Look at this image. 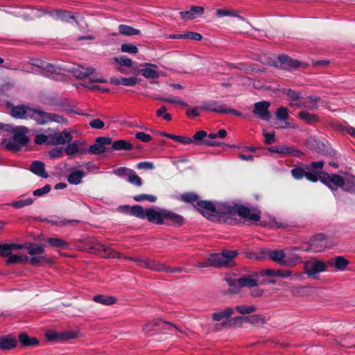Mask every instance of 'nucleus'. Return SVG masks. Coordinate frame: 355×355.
Returning a JSON list of instances; mask_svg holds the SVG:
<instances>
[{
    "label": "nucleus",
    "instance_id": "1",
    "mask_svg": "<svg viewBox=\"0 0 355 355\" xmlns=\"http://www.w3.org/2000/svg\"><path fill=\"white\" fill-rule=\"evenodd\" d=\"M220 210L221 216L225 218L226 223L230 225L238 223V220L235 218L236 214L244 219L249 218L254 222H257L261 218L260 211L251 214L250 209L243 205L235 204L232 206L224 205Z\"/></svg>",
    "mask_w": 355,
    "mask_h": 355
},
{
    "label": "nucleus",
    "instance_id": "2",
    "mask_svg": "<svg viewBox=\"0 0 355 355\" xmlns=\"http://www.w3.org/2000/svg\"><path fill=\"white\" fill-rule=\"evenodd\" d=\"M5 130L12 134L11 139L5 141V148L8 150L17 153L21 150L22 147L28 145L30 141L29 137L26 135L29 129L26 126H12L6 124L4 125Z\"/></svg>",
    "mask_w": 355,
    "mask_h": 355
},
{
    "label": "nucleus",
    "instance_id": "3",
    "mask_svg": "<svg viewBox=\"0 0 355 355\" xmlns=\"http://www.w3.org/2000/svg\"><path fill=\"white\" fill-rule=\"evenodd\" d=\"M236 250H224L220 253H211L204 261L198 263L199 268H227L231 266L233 259L238 255Z\"/></svg>",
    "mask_w": 355,
    "mask_h": 355
},
{
    "label": "nucleus",
    "instance_id": "4",
    "mask_svg": "<svg viewBox=\"0 0 355 355\" xmlns=\"http://www.w3.org/2000/svg\"><path fill=\"white\" fill-rule=\"evenodd\" d=\"M29 119L35 121L38 125H45L50 122L65 124L68 123L67 119L61 115L33 108L29 111Z\"/></svg>",
    "mask_w": 355,
    "mask_h": 355
},
{
    "label": "nucleus",
    "instance_id": "5",
    "mask_svg": "<svg viewBox=\"0 0 355 355\" xmlns=\"http://www.w3.org/2000/svg\"><path fill=\"white\" fill-rule=\"evenodd\" d=\"M274 65L283 70L291 71L297 69L300 67H306L307 64L295 60L286 54H280L276 60L274 61Z\"/></svg>",
    "mask_w": 355,
    "mask_h": 355
},
{
    "label": "nucleus",
    "instance_id": "6",
    "mask_svg": "<svg viewBox=\"0 0 355 355\" xmlns=\"http://www.w3.org/2000/svg\"><path fill=\"white\" fill-rule=\"evenodd\" d=\"M200 110H207L210 112L230 114L235 116H241V113L234 109L228 107L226 105L222 104L216 101H209L204 102L201 106L199 107Z\"/></svg>",
    "mask_w": 355,
    "mask_h": 355
},
{
    "label": "nucleus",
    "instance_id": "7",
    "mask_svg": "<svg viewBox=\"0 0 355 355\" xmlns=\"http://www.w3.org/2000/svg\"><path fill=\"white\" fill-rule=\"evenodd\" d=\"M324 165V161L313 162L310 164H305L306 180L311 182H317L318 180L321 182L322 173H325V171H322Z\"/></svg>",
    "mask_w": 355,
    "mask_h": 355
},
{
    "label": "nucleus",
    "instance_id": "8",
    "mask_svg": "<svg viewBox=\"0 0 355 355\" xmlns=\"http://www.w3.org/2000/svg\"><path fill=\"white\" fill-rule=\"evenodd\" d=\"M163 214L164 209L156 210L153 208H148L144 209L141 207V214L139 218L147 219L151 223L161 225L164 224Z\"/></svg>",
    "mask_w": 355,
    "mask_h": 355
},
{
    "label": "nucleus",
    "instance_id": "9",
    "mask_svg": "<svg viewBox=\"0 0 355 355\" xmlns=\"http://www.w3.org/2000/svg\"><path fill=\"white\" fill-rule=\"evenodd\" d=\"M327 263L320 260L306 261L304 264V271L309 277H315L319 272L327 270Z\"/></svg>",
    "mask_w": 355,
    "mask_h": 355
},
{
    "label": "nucleus",
    "instance_id": "10",
    "mask_svg": "<svg viewBox=\"0 0 355 355\" xmlns=\"http://www.w3.org/2000/svg\"><path fill=\"white\" fill-rule=\"evenodd\" d=\"M321 182L327 186L331 191H334L343 183V177L336 173L329 174L327 172L322 173Z\"/></svg>",
    "mask_w": 355,
    "mask_h": 355
},
{
    "label": "nucleus",
    "instance_id": "11",
    "mask_svg": "<svg viewBox=\"0 0 355 355\" xmlns=\"http://www.w3.org/2000/svg\"><path fill=\"white\" fill-rule=\"evenodd\" d=\"M164 224L173 227H180L184 223V218L171 210L164 209Z\"/></svg>",
    "mask_w": 355,
    "mask_h": 355
},
{
    "label": "nucleus",
    "instance_id": "12",
    "mask_svg": "<svg viewBox=\"0 0 355 355\" xmlns=\"http://www.w3.org/2000/svg\"><path fill=\"white\" fill-rule=\"evenodd\" d=\"M270 103L268 101H263L255 103L252 113L254 115L259 116L261 119L268 121L271 115L268 110Z\"/></svg>",
    "mask_w": 355,
    "mask_h": 355
},
{
    "label": "nucleus",
    "instance_id": "13",
    "mask_svg": "<svg viewBox=\"0 0 355 355\" xmlns=\"http://www.w3.org/2000/svg\"><path fill=\"white\" fill-rule=\"evenodd\" d=\"M111 144V137H98L96 139L94 144L89 147V153L91 155L103 153L106 150L105 146Z\"/></svg>",
    "mask_w": 355,
    "mask_h": 355
},
{
    "label": "nucleus",
    "instance_id": "14",
    "mask_svg": "<svg viewBox=\"0 0 355 355\" xmlns=\"http://www.w3.org/2000/svg\"><path fill=\"white\" fill-rule=\"evenodd\" d=\"M207 133L205 130H199L196 132L193 136V143L196 145L205 144L208 146H219L222 144L216 141H211L206 139Z\"/></svg>",
    "mask_w": 355,
    "mask_h": 355
},
{
    "label": "nucleus",
    "instance_id": "15",
    "mask_svg": "<svg viewBox=\"0 0 355 355\" xmlns=\"http://www.w3.org/2000/svg\"><path fill=\"white\" fill-rule=\"evenodd\" d=\"M93 248L98 251V252H103L102 257L104 258H116L121 259L122 255L121 253L115 251L112 248L107 246L106 245L97 242L94 244Z\"/></svg>",
    "mask_w": 355,
    "mask_h": 355
},
{
    "label": "nucleus",
    "instance_id": "16",
    "mask_svg": "<svg viewBox=\"0 0 355 355\" xmlns=\"http://www.w3.org/2000/svg\"><path fill=\"white\" fill-rule=\"evenodd\" d=\"M307 146L322 155H331V151L327 148V145L315 138H310L307 141Z\"/></svg>",
    "mask_w": 355,
    "mask_h": 355
},
{
    "label": "nucleus",
    "instance_id": "17",
    "mask_svg": "<svg viewBox=\"0 0 355 355\" xmlns=\"http://www.w3.org/2000/svg\"><path fill=\"white\" fill-rule=\"evenodd\" d=\"M203 12V7L193 6L189 10L181 11L180 14L182 19L186 20H191L202 15Z\"/></svg>",
    "mask_w": 355,
    "mask_h": 355
},
{
    "label": "nucleus",
    "instance_id": "18",
    "mask_svg": "<svg viewBox=\"0 0 355 355\" xmlns=\"http://www.w3.org/2000/svg\"><path fill=\"white\" fill-rule=\"evenodd\" d=\"M258 273H254L253 275H245L238 278V282L240 284V286H241L242 288H252L258 286Z\"/></svg>",
    "mask_w": 355,
    "mask_h": 355
},
{
    "label": "nucleus",
    "instance_id": "19",
    "mask_svg": "<svg viewBox=\"0 0 355 355\" xmlns=\"http://www.w3.org/2000/svg\"><path fill=\"white\" fill-rule=\"evenodd\" d=\"M32 108L25 106L24 105L13 107L11 109V115L17 119H29V111Z\"/></svg>",
    "mask_w": 355,
    "mask_h": 355
},
{
    "label": "nucleus",
    "instance_id": "20",
    "mask_svg": "<svg viewBox=\"0 0 355 355\" xmlns=\"http://www.w3.org/2000/svg\"><path fill=\"white\" fill-rule=\"evenodd\" d=\"M349 261L343 256H336L327 261L329 266H335L338 270L344 271Z\"/></svg>",
    "mask_w": 355,
    "mask_h": 355
},
{
    "label": "nucleus",
    "instance_id": "21",
    "mask_svg": "<svg viewBox=\"0 0 355 355\" xmlns=\"http://www.w3.org/2000/svg\"><path fill=\"white\" fill-rule=\"evenodd\" d=\"M30 171L43 178H47L49 177L48 173L45 171V165L41 161H33L31 164Z\"/></svg>",
    "mask_w": 355,
    "mask_h": 355
},
{
    "label": "nucleus",
    "instance_id": "22",
    "mask_svg": "<svg viewBox=\"0 0 355 355\" xmlns=\"http://www.w3.org/2000/svg\"><path fill=\"white\" fill-rule=\"evenodd\" d=\"M95 69L92 67H84L78 66L71 70L73 76L78 79H83L94 73Z\"/></svg>",
    "mask_w": 355,
    "mask_h": 355
},
{
    "label": "nucleus",
    "instance_id": "23",
    "mask_svg": "<svg viewBox=\"0 0 355 355\" xmlns=\"http://www.w3.org/2000/svg\"><path fill=\"white\" fill-rule=\"evenodd\" d=\"M61 69L62 68L59 66L45 62L40 74L49 78H53V75L59 74Z\"/></svg>",
    "mask_w": 355,
    "mask_h": 355
},
{
    "label": "nucleus",
    "instance_id": "24",
    "mask_svg": "<svg viewBox=\"0 0 355 355\" xmlns=\"http://www.w3.org/2000/svg\"><path fill=\"white\" fill-rule=\"evenodd\" d=\"M17 345V340L10 335L1 336L0 350H10L15 348Z\"/></svg>",
    "mask_w": 355,
    "mask_h": 355
},
{
    "label": "nucleus",
    "instance_id": "25",
    "mask_svg": "<svg viewBox=\"0 0 355 355\" xmlns=\"http://www.w3.org/2000/svg\"><path fill=\"white\" fill-rule=\"evenodd\" d=\"M110 83L114 85H125L132 87L136 85L137 78L135 77L123 78V77H112L110 80Z\"/></svg>",
    "mask_w": 355,
    "mask_h": 355
},
{
    "label": "nucleus",
    "instance_id": "26",
    "mask_svg": "<svg viewBox=\"0 0 355 355\" xmlns=\"http://www.w3.org/2000/svg\"><path fill=\"white\" fill-rule=\"evenodd\" d=\"M119 211L139 218L141 214V206L138 205L134 206L121 205L119 207Z\"/></svg>",
    "mask_w": 355,
    "mask_h": 355
},
{
    "label": "nucleus",
    "instance_id": "27",
    "mask_svg": "<svg viewBox=\"0 0 355 355\" xmlns=\"http://www.w3.org/2000/svg\"><path fill=\"white\" fill-rule=\"evenodd\" d=\"M225 280L227 283L230 288L226 291L224 292V294L235 295V294H238L240 292L241 288L242 287H241V286H240V284L238 282H239L238 279H234L232 277H225Z\"/></svg>",
    "mask_w": 355,
    "mask_h": 355
},
{
    "label": "nucleus",
    "instance_id": "28",
    "mask_svg": "<svg viewBox=\"0 0 355 355\" xmlns=\"http://www.w3.org/2000/svg\"><path fill=\"white\" fill-rule=\"evenodd\" d=\"M340 188L347 193L355 195V175L343 178V183Z\"/></svg>",
    "mask_w": 355,
    "mask_h": 355
},
{
    "label": "nucleus",
    "instance_id": "29",
    "mask_svg": "<svg viewBox=\"0 0 355 355\" xmlns=\"http://www.w3.org/2000/svg\"><path fill=\"white\" fill-rule=\"evenodd\" d=\"M19 342L24 347L37 346L39 341L36 338L30 337L26 333H20L18 336Z\"/></svg>",
    "mask_w": 355,
    "mask_h": 355
},
{
    "label": "nucleus",
    "instance_id": "30",
    "mask_svg": "<svg viewBox=\"0 0 355 355\" xmlns=\"http://www.w3.org/2000/svg\"><path fill=\"white\" fill-rule=\"evenodd\" d=\"M260 275L262 277L269 276L274 277L278 276L281 277H288L291 276V272L290 270H274V269H266L260 272Z\"/></svg>",
    "mask_w": 355,
    "mask_h": 355
},
{
    "label": "nucleus",
    "instance_id": "31",
    "mask_svg": "<svg viewBox=\"0 0 355 355\" xmlns=\"http://www.w3.org/2000/svg\"><path fill=\"white\" fill-rule=\"evenodd\" d=\"M234 313V310L231 307H226L225 309L215 312L212 314V319L214 321H220L223 319H229Z\"/></svg>",
    "mask_w": 355,
    "mask_h": 355
},
{
    "label": "nucleus",
    "instance_id": "32",
    "mask_svg": "<svg viewBox=\"0 0 355 355\" xmlns=\"http://www.w3.org/2000/svg\"><path fill=\"white\" fill-rule=\"evenodd\" d=\"M145 66L150 67H146L141 70L142 76H144L146 78H157L159 77L158 72L155 70L154 69H152L150 67L156 68L157 66L154 64L151 63H145Z\"/></svg>",
    "mask_w": 355,
    "mask_h": 355
},
{
    "label": "nucleus",
    "instance_id": "33",
    "mask_svg": "<svg viewBox=\"0 0 355 355\" xmlns=\"http://www.w3.org/2000/svg\"><path fill=\"white\" fill-rule=\"evenodd\" d=\"M112 148L114 150H130L133 148L132 145L128 141L123 139L112 141Z\"/></svg>",
    "mask_w": 355,
    "mask_h": 355
},
{
    "label": "nucleus",
    "instance_id": "34",
    "mask_svg": "<svg viewBox=\"0 0 355 355\" xmlns=\"http://www.w3.org/2000/svg\"><path fill=\"white\" fill-rule=\"evenodd\" d=\"M298 117L307 124L312 125L318 122L319 119L318 116L312 113H309L306 111H301L298 113Z\"/></svg>",
    "mask_w": 355,
    "mask_h": 355
},
{
    "label": "nucleus",
    "instance_id": "35",
    "mask_svg": "<svg viewBox=\"0 0 355 355\" xmlns=\"http://www.w3.org/2000/svg\"><path fill=\"white\" fill-rule=\"evenodd\" d=\"M85 175V173L82 171H76L69 174L67 181L71 184H79Z\"/></svg>",
    "mask_w": 355,
    "mask_h": 355
},
{
    "label": "nucleus",
    "instance_id": "36",
    "mask_svg": "<svg viewBox=\"0 0 355 355\" xmlns=\"http://www.w3.org/2000/svg\"><path fill=\"white\" fill-rule=\"evenodd\" d=\"M245 322L250 323L253 325H262L265 323V317L261 314H253L245 316Z\"/></svg>",
    "mask_w": 355,
    "mask_h": 355
},
{
    "label": "nucleus",
    "instance_id": "37",
    "mask_svg": "<svg viewBox=\"0 0 355 355\" xmlns=\"http://www.w3.org/2000/svg\"><path fill=\"white\" fill-rule=\"evenodd\" d=\"M93 300L95 302L100 303L104 305H112L114 304L116 301L114 297L104 295H96L94 296Z\"/></svg>",
    "mask_w": 355,
    "mask_h": 355
},
{
    "label": "nucleus",
    "instance_id": "38",
    "mask_svg": "<svg viewBox=\"0 0 355 355\" xmlns=\"http://www.w3.org/2000/svg\"><path fill=\"white\" fill-rule=\"evenodd\" d=\"M47 243L53 248H60L62 249H67L69 246V243L58 237L49 238Z\"/></svg>",
    "mask_w": 355,
    "mask_h": 355
},
{
    "label": "nucleus",
    "instance_id": "39",
    "mask_svg": "<svg viewBox=\"0 0 355 355\" xmlns=\"http://www.w3.org/2000/svg\"><path fill=\"white\" fill-rule=\"evenodd\" d=\"M119 31L120 34L126 36L137 35L141 33L139 30L124 24H120L119 26Z\"/></svg>",
    "mask_w": 355,
    "mask_h": 355
},
{
    "label": "nucleus",
    "instance_id": "40",
    "mask_svg": "<svg viewBox=\"0 0 355 355\" xmlns=\"http://www.w3.org/2000/svg\"><path fill=\"white\" fill-rule=\"evenodd\" d=\"M27 261H29V263L33 266H38L42 264V262L47 263V264H51L53 263V261L50 258H47L44 256H33L31 257H28V259Z\"/></svg>",
    "mask_w": 355,
    "mask_h": 355
},
{
    "label": "nucleus",
    "instance_id": "41",
    "mask_svg": "<svg viewBox=\"0 0 355 355\" xmlns=\"http://www.w3.org/2000/svg\"><path fill=\"white\" fill-rule=\"evenodd\" d=\"M56 143H58V145H63L69 143L73 139L72 135L67 130H64L60 133L56 132Z\"/></svg>",
    "mask_w": 355,
    "mask_h": 355
},
{
    "label": "nucleus",
    "instance_id": "42",
    "mask_svg": "<svg viewBox=\"0 0 355 355\" xmlns=\"http://www.w3.org/2000/svg\"><path fill=\"white\" fill-rule=\"evenodd\" d=\"M216 15L218 17H235L242 19L241 17L239 15V12L236 10L233 9H227V8H221L217 9L216 11Z\"/></svg>",
    "mask_w": 355,
    "mask_h": 355
},
{
    "label": "nucleus",
    "instance_id": "43",
    "mask_svg": "<svg viewBox=\"0 0 355 355\" xmlns=\"http://www.w3.org/2000/svg\"><path fill=\"white\" fill-rule=\"evenodd\" d=\"M269 258L277 262L280 263L281 265H284L286 261H284V258L286 257V254L282 250H273L269 252L268 254Z\"/></svg>",
    "mask_w": 355,
    "mask_h": 355
},
{
    "label": "nucleus",
    "instance_id": "44",
    "mask_svg": "<svg viewBox=\"0 0 355 355\" xmlns=\"http://www.w3.org/2000/svg\"><path fill=\"white\" fill-rule=\"evenodd\" d=\"M26 248L31 255H40L44 252V247L35 243H28Z\"/></svg>",
    "mask_w": 355,
    "mask_h": 355
},
{
    "label": "nucleus",
    "instance_id": "45",
    "mask_svg": "<svg viewBox=\"0 0 355 355\" xmlns=\"http://www.w3.org/2000/svg\"><path fill=\"white\" fill-rule=\"evenodd\" d=\"M165 268L166 266L164 265V263L149 258L148 269L156 272H164Z\"/></svg>",
    "mask_w": 355,
    "mask_h": 355
},
{
    "label": "nucleus",
    "instance_id": "46",
    "mask_svg": "<svg viewBox=\"0 0 355 355\" xmlns=\"http://www.w3.org/2000/svg\"><path fill=\"white\" fill-rule=\"evenodd\" d=\"M306 169L305 164L303 167H295L291 170V175L297 180H302L304 177L306 179Z\"/></svg>",
    "mask_w": 355,
    "mask_h": 355
},
{
    "label": "nucleus",
    "instance_id": "47",
    "mask_svg": "<svg viewBox=\"0 0 355 355\" xmlns=\"http://www.w3.org/2000/svg\"><path fill=\"white\" fill-rule=\"evenodd\" d=\"M291 250H302V251H305V252L313 251L314 252H318L322 251V248H320V249H315V248H314V244L311 243L309 241V243H305L302 246L292 247L291 248Z\"/></svg>",
    "mask_w": 355,
    "mask_h": 355
},
{
    "label": "nucleus",
    "instance_id": "48",
    "mask_svg": "<svg viewBox=\"0 0 355 355\" xmlns=\"http://www.w3.org/2000/svg\"><path fill=\"white\" fill-rule=\"evenodd\" d=\"M327 236L324 234L320 233L316 234L313 235L311 239H310V243L314 244V248L315 249H320V248H322V251L324 250V247L321 245H318V242H321L324 240H326Z\"/></svg>",
    "mask_w": 355,
    "mask_h": 355
},
{
    "label": "nucleus",
    "instance_id": "49",
    "mask_svg": "<svg viewBox=\"0 0 355 355\" xmlns=\"http://www.w3.org/2000/svg\"><path fill=\"white\" fill-rule=\"evenodd\" d=\"M28 259V257L27 255L10 254L6 260V263L8 264L19 263L27 261Z\"/></svg>",
    "mask_w": 355,
    "mask_h": 355
},
{
    "label": "nucleus",
    "instance_id": "50",
    "mask_svg": "<svg viewBox=\"0 0 355 355\" xmlns=\"http://www.w3.org/2000/svg\"><path fill=\"white\" fill-rule=\"evenodd\" d=\"M197 205L199 207L204 209L207 211H209L213 213H217L216 206L214 205V204L213 202H211L210 201L198 200L197 202Z\"/></svg>",
    "mask_w": 355,
    "mask_h": 355
},
{
    "label": "nucleus",
    "instance_id": "51",
    "mask_svg": "<svg viewBox=\"0 0 355 355\" xmlns=\"http://www.w3.org/2000/svg\"><path fill=\"white\" fill-rule=\"evenodd\" d=\"M243 322H245V316H237L229 320L228 322L226 321L225 322H223L222 324H228L231 327H241Z\"/></svg>",
    "mask_w": 355,
    "mask_h": 355
},
{
    "label": "nucleus",
    "instance_id": "52",
    "mask_svg": "<svg viewBox=\"0 0 355 355\" xmlns=\"http://www.w3.org/2000/svg\"><path fill=\"white\" fill-rule=\"evenodd\" d=\"M114 61L115 63L122 67H132L133 64L131 59L124 55L114 58Z\"/></svg>",
    "mask_w": 355,
    "mask_h": 355
},
{
    "label": "nucleus",
    "instance_id": "53",
    "mask_svg": "<svg viewBox=\"0 0 355 355\" xmlns=\"http://www.w3.org/2000/svg\"><path fill=\"white\" fill-rule=\"evenodd\" d=\"M34 202V200L31 198L22 199L18 201L13 202L10 205L16 209H21L26 206L31 205Z\"/></svg>",
    "mask_w": 355,
    "mask_h": 355
},
{
    "label": "nucleus",
    "instance_id": "54",
    "mask_svg": "<svg viewBox=\"0 0 355 355\" xmlns=\"http://www.w3.org/2000/svg\"><path fill=\"white\" fill-rule=\"evenodd\" d=\"M128 181L129 183L136 187H141L143 184L141 178L136 174L134 170H132L129 174Z\"/></svg>",
    "mask_w": 355,
    "mask_h": 355
},
{
    "label": "nucleus",
    "instance_id": "55",
    "mask_svg": "<svg viewBox=\"0 0 355 355\" xmlns=\"http://www.w3.org/2000/svg\"><path fill=\"white\" fill-rule=\"evenodd\" d=\"M293 251L291 250V248L288 249L285 258H286V261L295 265L301 261V257L298 254L293 253Z\"/></svg>",
    "mask_w": 355,
    "mask_h": 355
},
{
    "label": "nucleus",
    "instance_id": "56",
    "mask_svg": "<svg viewBox=\"0 0 355 355\" xmlns=\"http://www.w3.org/2000/svg\"><path fill=\"white\" fill-rule=\"evenodd\" d=\"M235 309L239 313L242 315L252 313L257 310L256 306L254 305H239L236 306Z\"/></svg>",
    "mask_w": 355,
    "mask_h": 355
},
{
    "label": "nucleus",
    "instance_id": "57",
    "mask_svg": "<svg viewBox=\"0 0 355 355\" xmlns=\"http://www.w3.org/2000/svg\"><path fill=\"white\" fill-rule=\"evenodd\" d=\"M121 51L123 53H128L130 54H137L139 51L138 48L132 44H123L121 46Z\"/></svg>",
    "mask_w": 355,
    "mask_h": 355
},
{
    "label": "nucleus",
    "instance_id": "58",
    "mask_svg": "<svg viewBox=\"0 0 355 355\" xmlns=\"http://www.w3.org/2000/svg\"><path fill=\"white\" fill-rule=\"evenodd\" d=\"M156 99L163 101V102L168 103H176V104L180 105L184 107L188 106V104L187 103H185L184 101H183L182 100L178 99L177 97H174V98L157 97Z\"/></svg>",
    "mask_w": 355,
    "mask_h": 355
},
{
    "label": "nucleus",
    "instance_id": "59",
    "mask_svg": "<svg viewBox=\"0 0 355 355\" xmlns=\"http://www.w3.org/2000/svg\"><path fill=\"white\" fill-rule=\"evenodd\" d=\"M133 199L136 202H141L144 200H148L151 202H155L157 200V197L153 195H148V194H139L133 196Z\"/></svg>",
    "mask_w": 355,
    "mask_h": 355
},
{
    "label": "nucleus",
    "instance_id": "60",
    "mask_svg": "<svg viewBox=\"0 0 355 355\" xmlns=\"http://www.w3.org/2000/svg\"><path fill=\"white\" fill-rule=\"evenodd\" d=\"M58 17L63 21L70 22L71 20H75V16L69 11L60 10L58 11Z\"/></svg>",
    "mask_w": 355,
    "mask_h": 355
},
{
    "label": "nucleus",
    "instance_id": "61",
    "mask_svg": "<svg viewBox=\"0 0 355 355\" xmlns=\"http://www.w3.org/2000/svg\"><path fill=\"white\" fill-rule=\"evenodd\" d=\"M182 200L188 203H193L194 202H198V196L194 193H185L181 196Z\"/></svg>",
    "mask_w": 355,
    "mask_h": 355
},
{
    "label": "nucleus",
    "instance_id": "62",
    "mask_svg": "<svg viewBox=\"0 0 355 355\" xmlns=\"http://www.w3.org/2000/svg\"><path fill=\"white\" fill-rule=\"evenodd\" d=\"M288 117V109L285 107H280L276 112V118L279 121L286 120Z\"/></svg>",
    "mask_w": 355,
    "mask_h": 355
},
{
    "label": "nucleus",
    "instance_id": "63",
    "mask_svg": "<svg viewBox=\"0 0 355 355\" xmlns=\"http://www.w3.org/2000/svg\"><path fill=\"white\" fill-rule=\"evenodd\" d=\"M288 147L286 146H274L268 148V150L271 153L287 155Z\"/></svg>",
    "mask_w": 355,
    "mask_h": 355
},
{
    "label": "nucleus",
    "instance_id": "64",
    "mask_svg": "<svg viewBox=\"0 0 355 355\" xmlns=\"http://www.w3.org/2000/svg\"><path fill=\"white\" fill-rule=\"evenodd\" d=\"M65 153L69 156H73L78 155V146L76 144H71V142L67 143V145L64 148Z\"/></svg>",
    "mask_w": 355,
    "mask_h": 355
}]
</instances>
